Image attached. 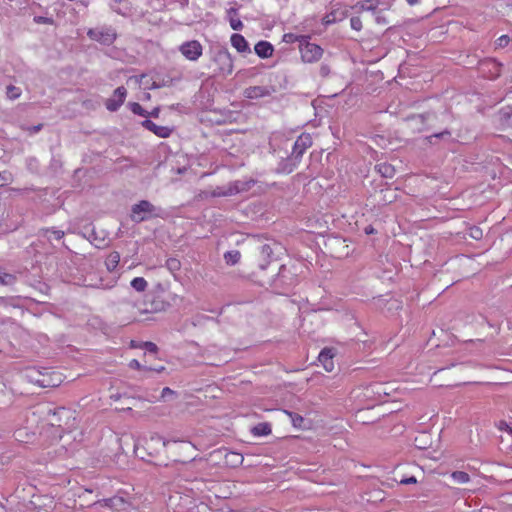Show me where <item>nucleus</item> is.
Returning a JSON list of instances; mask_svg holds the SVG:
<instances>
[{"label":"nucleus","instance_id":"obj_1","mask_svg":"<svg viewBox=\"0 0 512 512\" xmlns=\"http://www.w3.org/2000/svg\"><path fill=\"white\" fill-rule=\"evenodd\" d=\"M87 36L90 40L98 42L101 45L110 46L115 42L118 34L114 27L110 25H100L88 29Z\"/></svg>","mask_w":512,"mask_h":512},{"label":"nucleus","instance_id":"obj_2","mask_svg":"<svg viewBox=\"0 0 512 512\" xmlns=\"http://www.w3.org/2000/svg\"><path fill=\"white\" fill-rule=\"evenodd\" d=\"M157 208L147 200H141L131 208V219L136 223L143 222L151 217L159 216Z\"/></svg>","mask_w":512,"mask_h":512},{"label":"nucleus","instance_id":"obj_3","mask_svg":"<svg viewBox=\"0 0 512 512\" xmlns=\"http://www.w3.org/2000/svg\"><path fill=\"white\" fill-rule=\"evenodd\" d=\"M299 50L304 63H315L322 58L324 53L319 45L309 42V38L304 39L299 45Z\"/></svg>","mask_w":512,"mask_h":512},{"label":"nucleus","instance_id":"obj_4","mask_svg":"<svg viewBox=\"0 0 512 512\" xmlns=\"http://www.w3.org/2000/svg\"><path fill=\"white\" fill-rule=\"evenodd\" d=\"M181 54L189 61H197L203 53V47L197 40H190L179 46Z\"/></svg>","mask_w":512,"mask_h":512},{"label":"nucleus","instance_id":"obj_5","mask_svg":"<svg viewBox=\"0 0 512 512\" xmlns=\"http://www.w3.org/2000/svg\"><path fill=\"white\" fill-rule=\"evenodd\" d=\"M213 61L217 64L219 72L231 74L233 71V59L227 49H219L215 52Z\"/></svg>","mask_w":512,"mask_h":512},{"label":"nucleus","instance_id":"obj_6","mask_svg":"<svg viewBox=\"0 0 512 512\" xmlns=\"http://www.w3.org/2000/svg\"><path fill=\"white\" fill-rule=\"evenodd\" d=\"M127 97V90L124 86L117 87L112 97L108 98L105 101V107L110 112L117 111L124 103L125 99Z\"/></svg>","mask_w":512,"mask_h":512},{"label":"nucleus","instance_id":"obj_7","mask_svg":"<svg viewBox=\"0 0 512 512\" xmlns=\"http://www.w3.org/2000/svg\"><path fill=\"white\" fill-rule=\"evenodd\" d=\"M312 138L308 133H302L299 135L294 142L291 154L301 161V158L305 151L311 147Z\"/></svg>","mask_w":512,"mask_h":512},{"label":"nucleus","instance_id":"obj_8","mask_svg":"<svg viewBox=\"0 0 512 512\" xmlns=\"http://www.w3.org/2000/svg\"><path fill=\"white\" fill-rule=\"evenodd\" d=\"M27 377L31 382L39 385L40 387H54L59 385L61 382L60 378L54 380L52 378L46 377L45 375H41L40 372L35 369L28 370Z\"/></svg>","mask_w":512,"mask_h":512},{"label":"nucleus","instance_id":"obj_9","mask_svg":"<svg viewBox=\"0 0 512 512\" xmlns=\"http://www.w3.org/2000/svg\"><path fill=\"white\" fill-rule=\"evenodd\" d=\"M135 0H114L117 5H112L115 12L120 15L134 17L141 16L142 12H137L131 5Z\"/></svg>","mask_w":512,"mask_h":512},{"label":"nucleus","instance_id":"obj_10","mask_svg":"<svg viewBox=\"0 0 512 512\" xmlns=\"http://www.w3.org/2000/svg\"><path fill=\"white\" fill-rule=\"evenodd\" d=\"M142 127L153 132L156 136L161 138H167L171 135L172 129L168 126H159L149 119H145L141 122Z\"/></svg>","mask_w":512,"mask_h":512},{"label":"nucleus","instance_id":"obj_11","mask_svg":"<svg viewBox=\"0 0 512 512\" xmlns=\"http://www.w3.org/2000/svg\"><path fill=\"white\" fill-rule=\"evenodd\" d=\"M299 163H300V160L295 158L291 154L289 157L283 159L278 164L276 171H277V173H280V174H290L297 168Z\"/></svg>","mask_w":512,"mask_h":512},{"label":"nucleus","instance_id":"obj_12","mask_svg":"<svg viewBox=\"0 0 512 512\" xmlns=\"http://www.w3.org/2000/svg\"><path fill=\"white\" fill-rule=\"evenodd\" d=\"M255 183L256 182L253 179H245V180H236V181L230 182L228 184H229V186L231 188V192L234 196L236 194L249 191L255 185Z\"/></svg>","mask_w":512,"mask_h":512},{"label":"nucleus","instance_id":"obj_13","mask_svg":"<svg viewBox=\"0 0 512 512\" xmlns=\"http://www.w3.org/2000/svg\"><path fill=\"white\" fill-rule=\"evenodd\" d=\"M347 16V11L341 8L332 9L329 13H327L323 19L322 23L326 26L332 25L336 22L342 21Z\"/></svg>","mask_w":512,"mask_h":512},{"label":"nucleus","instance_id":"obj_14","mask_svg":"<svg viewBox=\"0 0 512 512\" xmlns=\"http://www.w3.org/2000/svg\"><path fill=\"white\" fill-rule=\"evenodd\" d=\"M333 357L334 353L333 350L330 348H324L319 353L318 360L327 372H332L334 369Z\"/></svg>","mask_w":512,"mask_h":512},{"label":"nucleus","instance_id":"obj_15","mask_svg":"<svg viewBox=\"0 0 512 512\" xmlns=\"http://www.w3.org/2000/svg\"><path fill=\"white\" fill-rule=\"evenodd\" d=\"M254 51L258 57H260L262 59H266L273 55L274 47L268 41H259L254 46Z\"/></svg>","mask_w":512,"mask_h":512},{"label":"nucleus","instance_id":"obj_16","mask_svg":"<svg viewBox=\"0 0 512 512\" xmlns=\"http://www.w3.org/2000/svg\"><path fill=\"white\" fill-rule=\"evenodd\" d=\"M270 95V90L265 86H250L244 90V96L248 99H258Z\"/></svg>","mask_w":512,"mask_h":512},{"label":"nucleus","instance_id":"obj_17","mask_svg":"<svg viewBox=\"0 0 512 512\" xmlns=\"http://www.w3.org/2000/svg\"><path fill=\"white\" fill-rule=\"evenodd\" d=\"M230 41H231V45L239 53L250 52L249 44L243 35L235 33L231 36Z\"/></svg>","mask_w":512,"mask_h":512},{"label":"nucleus","instance_id":"obj_18","mask_svg":"<svg viewBox=\"0 0 512 512\" xmlns=\"http://www.w3.org/2000/svg\"><path fill=\"white\" fill-rule=\"evenodd\" d=\"M227 19L233 30L239 31L243 28V23L238 17V11L236 8L231 7L227 10Z\"/></svg>","mask_w":512,"mask_h":512},{"label":"nucleus","instance_id":"obj_19","mask_svg":"<svg viewBox=\"0 0 512 512\" xmlns=\"http://www.w3.org/2000/svg\"><path fill=\"white\" fill-rule=\"evenodd\" d=\"M260 253L264 261L260 263V268L264 270L272 259L273 249L269 244H264L260 247Z\"/></svg>","mask_w":512,"mask_h":512},{"label":"nucleus","instance_id":"obj_20","mask_svg":"<svg viewBox=\"0 0 512 512\" xmlns=\"http://www.w3.org/2000/svg\"><path fill=\"white\" fill-rule=\"evenodd\" d=\"M375 170L384 178H393L395 175V168L388 163L377 164Z\"/></svg>","mask_w":512,"mask_h":512},{"label":"nucleus","instance_id":"obj_21","mask_svg":"<svg viewBox=\"0 0 512 512\" xmlns=\"http://www.w3.org/2000/svg\"><path fill=\"white\" fill-rule=\"evenodd\" d=\"M120 262V254L117 251L111 252L105 260V266L109 272H113Z\"/></svg>","mask_w":512,"mask_h":512},{"label":"nucleus","instance_id":"obj_22","mask_svg":"<svg viewBox=\"0 0 512 512\" xmlns=\"http://www.w3.org/2000/svg\"><path fill=\"white\" fill-rule=\"evenodd\" d=\"M305 38H310V37L306 36V35H297L294 33H285L282 37V41L287 44H293L295 42H298L299 45H301V43L304 41Z\"/></svg>","mask_w":512,"mask_h":512},{"label":"nucleus","instance_id":"obj_23","mask_svg":"<svg viewBox=\"0 0 512 512\" xmlns=\"http://www.w3.org/2000/svg\"><path fill=\"white\" fill-rule=\"evenodd\" d=\"M255 436H267L271 433V426L268 423H259L252 428Z\"/></svg>","mask_w":512,"mask_h":512},{"label":"nucleus","instance_id":"obj_24","mask_svg":"<svg viewBox=\"0 0 512 512\" xmlns=\"http://www.w3.org/2000/svg\"><path fill=\"white\" fill-rule=\"evenodd\" d=\"M211 195L213 197L233 196L229 184H226V185H223V186H217L216 188L213 189Z\"/></svg>","mask_w":512,"mask_h":512},{"label":"nucleus","instance_id":"obj_25","mask_svg":"<svg viewBox=\"0 0 512 512\" xmlns=\"http://www.w3.org/2000/svg\"><path fill=\"white\" fill-rule=\"evenodd\" d=\"M378 0H363L357 3L361 11H375L378 7Z\"/></svg>","mask_w":512,"mask_h":512},{"label":"nucleus","instance_id":"obj_26","mask_svg":"<svg viewBox=\"0 0 512 512\" xmlns=\"http://www.w3.org/2000/svg\"><path fill=\"white\" fill-rule=\"evenodd\" d=\"M169 441L165 440L162 436L158 434L151 435L149 440H147L146 445L148 448H153L155 445H161L162 447H166Z\"/></svg>","mask_w":512,"mask_h":512},{"label":"nucleus","instance_id":"obj_27","mask_svg":"<svg viewBox=\"0 0 512 512\" xmlns=\"http://www.w3.org/2000/svg\"><path fill=\"white\" fill-rule=\"evenodd\" d=\"M240 258H241V254L238 250L227 251L224 254V259H225L226 263L229 265L237 264L239 262Z\"/></svg>","mask_w":512,"mask_h":512},{"label":"nucleus","instance_id":"obj_28","mask_svg":"<svg viewBox=\"0 0 512 512\" xmlns=\"http://www.w3.org/2000/svg\"><path fill=\"white\" fill-rule=\"evenodd\" d=\"M130 285L137 292H143L146 290L148 283L143 277H135L130 282Z\"/></svg>","mask_w":512,"mask_h":512},{"label":"nucleus","instance_id":"obj_29","mask_svg":"<svg viewBox=\"0 0 512 512\" xmlns=\"http://www.w3.org/2000/svg\"><path fill=\"white\" fill-rule=\"evenodd\" d=\"M451 478L458 484H466L470 481V476L464 471H454L451 473Z\"/></svg>","mask_w":512,"mask_h":512},{"label":"nucleus","instance_id":"obj_30","mask_svg":"<svg viewBox=\"0 0 512 512\" xmlns=\"http://www.w3.org/2000/svg\"><path fill=\"white\" fill-rule=\"evenodd\" d=\"M130 110L139 116L148 117V111H146L139 103L131 102L129 103Z\"/></svg>","mask_w":512,"mask_h":512},{"label":"nucleus","instance_id":"obj_31","mask_svg":"<svg viewBox=\"0 0 512 512\" xmlns=\"http://www.w3.org/2000/svg\"><path fill=\"white\" fill-rule=\"evenodd\" d=\"M45 236L48 238V239H55V240H60L63 238L64 236V232L62 230H58V229H55V228H47L45 230Z\"/></svg>","mask_w":512,"mask_h":512},{"label":"nucleus","instance_id":"obj_32","mask_svg":"<svg viewBox=\"0 0 512 512\" xmlns=\"http://www.w3.org/2000/svg\"><path fill=\"white\" fill-rule=\"evenodd\" d=\"M285 413L291 418V421H292V424L294 427H296V428L302 427L304 419L301 415L290 412V411H286V410H285Z\"/></svg>","mask_w":512,"mask_h":512},{"label":"nucleus","instance_id":"obj_33","mask_svg":"<svg viewBox=\"0 0 512 512\" xmlns=\"http://www.w3.org/2000/svg\"><path fill=\"white\" fill-rule=\"evenodd\" d=\"M6 95L9 99L15 100L20 97L21 89L19 87L9 85L6 89Z\"/></svg>","mask_w":512,"mask_h":512},{"label":"nucleus","instance_id":"obj_34","mask_svg":"<svg viewBox=\"0 0 512 512\" xmlns=\"http://www.w3.org/2000/svg\"><path fill=\"white\" fill-rule=\"evenodd\" d=\"M16 281V277L13 274L6 273L4 270L2 271V275H0V284L2 285H12Z\"/></svg>","mask_w":512,"mask_h":512},{"label":"nucleus","instance_id":"obj_35","mask_svg":"<svg viewBox=\"0 0 512 512\" xmlns=\"http://www.w3.org/2000/svg\"><path fill=\"white\" fill-rule=\"evenodd\" d=\"M428 117V114H418V115H412L410 117L407 118V121H409L411 123V125L413 126L414 124L417 125V124H421L423 125L424 122L426 121Z\"/></svg>","mask_w":512,"mask_h":512},{"label":"nucleus","instance_id":"obj_36","mask_svg":"<svg viewBox=\"0 0 512 512\" xmlns=\"http://www.w3.org/2000/svg\"><path fill=\"white\" fill-rule=\"evenodd\" d=\"M141 348L145 349L146 352L148 353H151V354H156L158 352V347L155 343L153 342H143L142 345H141Z\"/></svg>","mask_w":512,"mask_h":512},{"label":"nucleus","instance_id":"obj_37","mask_svg":"<svg viewBox=\"0 0 512 512\" xmlns=\"http://www.w3.org/2000/svg\"><path fill=\"white\" fill-rule=\"evenodd\" d=\"M350 26L355 31H360L362 29V21L359 17H352L350 19Z\"/></svg>","mask_w":512,"mask_h":512},{"label":"nucleus","instance_id":"obj_38","mask_svg":"<svg viewBox=\"0 0 512 512\" xmlns=\"http://www.w3.org/2000/svg\"><path fill=\"white\" fill-rule=\"evenodd\" d=\"M34 22L37 24L52 25L54 21H53V18H51V17L35 16Z\"/></svg>","mask_w":512,"mask_h":512},{"label":"nucleus","instance_id":"obj_39","mask_svg":"<svg viewBox=\"0 0 512 512\" xmlns=\"http://www.w3.org/2000/svg\"><path fill=\"white\" fill-rule=\"evenodd\" d=\"M128 366L131 368V369H137V370H147V366H144L142 365L138 360L136 359H132Z\"/></svg>","mask_w":512,"mask_h":512},{"label":"nucleus","instance_id":"obj_40","mask_svg":"<svg viewBox=\"0 0 512 512\" xmlns=\"http://www.w3.org/2000/svg\"><path fill=\"white\" fill-rule=\"evenodd\" d=\"M469 234L473 239H476V240H479L482 238V230L478 227L471 228Z\"/></svg>","mask_w":512,"mask_h":512},{"label":"nucleus","instance_id":"obj_41","mask_svg":"<svg viewBox=\"0 0 512 512\" xmlns=\"http://www.w3.org/2000/svg\"><path fill=\"white\" fill-rule=\"evenodd\" d=\"M179 265H180L179 261L177 259H174V258H170L166 262V266L170 270H177L179 268Z\"/></svg>","mask_w":512,"mask_h":512},{"label":"nucleus","instance_id":"obj_42","mask_svg":"<svg viewBox=\"0 0 512 512\" xmlns=\"http://www.w3.org/2000/svg\"><path fill=\"white\" fill-rule=\"evenodd\" d=\"M229 456L232 457L231 463L234 465L241 464L243 461V456L239 453L231 452Z\"/></svg>","mask_w":512,"mask_h":512},{"label":"nucleus","instance_id":"obj_43","mask_svg":"<svg viewBox=\"0 0 512 512\" xmlns=\"http://www.w3.org/2000/svg\"><path fill=\"white\" fill-rule=\"evenodd\" d=\"M319 74L322 77H327L330 74L329 65L325 63L321 64V66L319 67Z\"/></svg>","mask_w":512,"mask_h":512},{"label":"nucleus","instance_id":"obj_44","mask_svg":"<svg viewBox=\"0 0 512 512\" xmlns=\"http://www.w3.org/2000/svg\"><path fill=\"white\" fill-rule=\"evenodd\" d=\"M509 43V37L507 35H502L496 40V44L498 47H505Z\"/></svg>","mask_w":512,"mask_h":512},{"label":"nucleus","instance_id":"obj_45","mask_svg":"<svg viewBox=\"0 0 512 512\" xmlns=\"http://www.w3.org/2000/svg\"><path fill=\"white\" fill-rule=\"evenodd\" d=\"M497 426H498L499 430L506 431L509 434H512V428L510 427V425L507 422L500 421Z\"/></svg>","mask_w":512,"mask_h":512},{"label":"nucleus","instance_id":"obj_46","mask_svg":"<svg viewBox=\"0 0 512 512\" xmlns=\"http://www.w3.org/2000/svg\"><path fill=\"white\" fill-rule=\"evenodd\" d=\"M42 127V124H38L32 127H28L27 130L30 132V134H36L42 129Z\"/></svg>","mask_w":512,"mask_h":512},{"label":"nucleus","instance_id":"obj_47","mask_svg":"<svg viewBox=\"0 0 512 512\" xmlns=\"http://www.w3.org/2000/svg\"><path fill=\"white\" fill-rule=\"evenodd\" d=\"M160 114V108L155 107L150 112H148V117L158 118Z\"/></svg>","mask_w":512,"mask_h":512},{"label":"nucleus","instance_id":"obj_48","mask_svg":"<svg viewBox=\"0 0 512 512\" xmlns=\"http://www.w3.org/2000/svg\"><path fill=\"white\" fill-rule=\"evenodd\" d=\"M174 393L175 392L172 389H170L169 387H165V388H163V390L161 392V397L165 398L166 396L173 395Z\"/></svg>","mask_w":512,"mask_h":512},{"label":"nucleus","instance_id":"obj_49","mask_svg":"<svg viewBox=\"0 0 512 512\" xmlns=\"http://www.w3.org/2000/svg\"><path fill=\"white\" fill-rule=\"evenodd\" d=\"M416 482L417 481H416V478L414 476L401 480L402 484H414Z\"/></svg>","mask_w":512,"mask_h":512},{"label":"nucleus","instance_id":"obj_50","mask_svg":"<svg viewBox=\"0 0 512 512\" xmlns=\"http://www.w3.org/2000/svg\"><path fill=\"white\" fill-rule=\"evenodd\" d=\"M165 370V367L164 366H159V367H147V370L146 371H155L157 373H161Z\"/></svg>","mask_w":512,"mask_h":512},{"label":"nucleus","instance_id":"obj_51","mask_svg":"<svg viewBox=\"0 0 512 512\" xmlns=\"http://www.w3.org/2000/svg\"><path fill=\"white\" fill-rule=\"evenodd\" d=\"M146 77L145 74H141L139 76H135L134 79L136 80L137 83L141 84L142 83V80Z\"/></svg>","mask_w":512,"mask_h":512},{"label":"nucleus","instance_id":"obj_52","mask_svg":"<svg viewBox=\"0 0 512 512\" xmlns=\"http://www.w3.org/2000/svg\"><path fill=\"white\" fill-rule=\"evenodd\" d=\"M443 135H450V132L448 130H445L441 133H438V134H434L432 137H436V138H440L442 137Z\"/></svg>","mask_w":512,"mask_h":512},{"label":"nucleus","instance_id":"obj_53","mask_svg":"<svg viewBox=\"0 0 512 512\" xmlns=\"http://www.w3.org/2000/svg\"><path fill=\"white\" fill-rule=\"evenodd\" d=\"M365 233H366V234H372V233H374V228H373L371 225L367 226V227L365 228Z\"/></svg>","mask_w":512,"mask_h":512},{"label":"nucleus","instance_id":"obj_54","mask_svg":"<svg viewBox=\"0 0 512 512\" xmlns=\"http://www.w3.org/2000/svg\"><path fill=\"white\" fill-rule=\"evenodd\" d=\"M376 21L377 23H386L385 19L379 15L376 17Z\"/></svg>","mask_w":512,"mask_h":512},{"label":"nucleus","instance_id":"obj_55","mask_svg":"<svg viewBox=\"0 0 512 512\" xmlns=\"http://www.w3.org/2000/svg\"><path fill=\"white\" fill-rule=\"evenodd\" d=\"M409 5H415L419 2V0H406Z\"/></svg>","mask_w":512,"mask_h":512},{"label":"nucleus","instance_id":"obj_56","mask_svg":"<svg viewBox=\"0 0 512 512\" xmlns=\"http://www.w3.org/2000/svg\"><path fill=\"white\" fill-rule=\"evenodd\" d=\"M159 87L160 86L158 84H156V82H153L152 85L149 87V89H157Z\"/></svg>","mask_w":512,"mask_h":512},{"label":"nucleus","instance_id":"obj_57","mask_svg":"<svg viewBox=\"0 0 512 512\" xmlns=\"http://www.w3.org/2000/svg\"><path fill=\"white\" fill-rule=\"evenodd\" d=\"M113 501H114V499L107 500V502H108L107 505H110L109 503H112Z\"/></svg>","mask_w":512,"mask_h":512},{"label":"nucleus","instance_id":"obj_58","mask_svg":"<svg viewBox=\"0 0 512 512\" xmlns=\"http://www.w3.org/2000/svg\"><path fill=\"white\" fill-rule=\"evenodd\" d=\"M492 65H493L494 67H497V66H498L495 62H492Z\"/></svg>","mask_w":512,"mask_h":512},{"label":"nucleus","instance_id":"obj_59","mask_svg":"<svg viewBox=\"0 0 512 512\" xmlns=\"http://www.w3.org/2000/svg\"><path fill=\"white\" fill-rule=\"evenodd\" d=\"M2 271H3V270H2V269H0V275H2Z\"/></svg>","mask_w":512,"mask_h":512}]
</instances>
